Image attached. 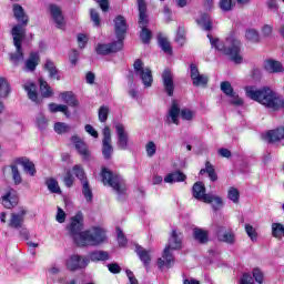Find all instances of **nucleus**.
<instances>
[{"instance_id": "nucleus-6", "label": "nucleus", "mask_w": 284, "mask_h": 284, "mask_svg": "<svg viewBox=\"0 0 284 284\" xmlns=\"http://www.w3.org/2000/svg\"><path fill=\"white\" fill-rule=\"evenodd\" d=\"M19 165H21L27 176H37V165L34 162H32V160L26 156L16 158L11 165L4 166L2 169V176H4V179H21Z\"/></svg>"}, {"instance_id": "nucleus-58", "label": "nucleus", "mask_w": 284, "mask_h": 284, "mask_svg": "<svg viewBox=\"0 0 284 284\" xmlns=\"http://www.w3.org/2000/svg\"><path fill=\"white\" fill-rule=\"evenodd\" d=\"M45 185H47L48 190L52 193L59 186V182L57 181V179H48L45 181Z\"/></svg>"}, {"instance_id": "nucleus-34", "label": "nucleus", "mask_w": 284, "mask_h": 284, "mask_svg": "<svg viewBox=\"0 0 284 284\" xmlns=\"http://www.w3.org/2000/svg\"><path fill=\"white\" fill-rule=\"evenodd\" d=\"M67 179H85V171L83 166L77 164L68 172Z\"/></svg>"}, {"instance_id": "nucleus-22", "label": "nucleus", "mask_w": 284, "mask_h": 284, "mask_svg": "<svg viewBox=\"0 0 284 284\" xmlns=\"http://www.w3.org/2000/svg\"><path fill=\"white\" fill-rule=\"evenodd\" d=\"M191 79L193 81V85H206L207 84V75L201 74L199 72V68L195 64H191Z\"/></svg>"}, {"instance_id": "nucleus-59", "label": "nucleus", "mask_w": 284, "mask_h": 284, "mask_svg": "<svg viewBox=\"0 0 284 284\" xmlns=\"http://www.w3.org/2000/svg\"><path fill=\"white\" fill-rule=\"evenodd\" d=\"M37 125L39 130H45V128H48V120L45 119V115H39L37 118Z\"/></svg>"}, {"instance_id": "nucleus-42", "label": "nucleus", "mask_w": 284, "mask_h": 284, "mask_svg": "<svg viewBox=\"0 0 284 284\" xmlns=\"http://www.w3.org/2000/svg\"><path fill=\"white\" fill-rule=\"evenodd\" d=\"M227 199L232 201L233 203L237 204L239 201H241V192L239 189L231 186L227 192Z\"/></svg>"}, {"instance_id": "nucleus-14", "label": "nucleus", "mask_w": 284, "mask_h": 284, "mask_svg": "<svg viewBox=\"0 0 284 284\" xmlns=\"http://www.w3.org/2000/svg\"><path fill=\"white\" fill-rule=\"evenodd\" d=\"M162 81L168 97H174V75L172 71L165 69L162 73Z\"/></svg>"}, {"instance_id": "nucleus-31", "label": "nucleus", "mask_w": 284, "mask_h": 284, "mask_svg": "<svg viewBox=\"0 0 284 284\" xmlns=\"http://www.w3.org/2000/svg\"><path fill=\"white\" fill-rule=\"evenodd\" d=\"M89 258L93 263H97L99 261H110V253L106 251H93L89 253Z\"/></svg>"}, {"instance_id": "nucleus-11", "label": "nucleus", "mask_w": 284, "mask_h": 284, "mask_svg": "<svg viewBox=\"0 0 284 284\" xmlns=\"http://www.w3.org/2000/svg\"><path fill=\"white\" fill-rule=\"evenodd\" d=\"M181 118V104L179 101L173 100L171 103V106L169 108V111L166 113V120L165 123L168 125H179L180 121L179 119Z\"/></svg>"}, {"instance_id": "nucleus-32", "label": "nucleus", "mask_w": 284, "mask_h": 284, "mask_svg": "<svg viewBox=\"0 0 284 284\" xmlns=\"http://www.w3.org/2000/svg\"><path fill=\"white\" fill-rule=\"evenodd\" d=\"M44 70L49 73L50 79H55V81H59L61 79V75H59V70H57V65H54V62L51 60H47L44 63Z\"/></svg>"}, {"instance_id": "nucleus-30", "label": "nucleus", "mask_w": 284, "mask_h": 284, "mask_svg": "<svg viewBox=\"0 0 284 284\" xmlns=\"http://www.w3.org/2000/svg\"><path fill=\"white\" fill-rule=\"evenodd\" d=\"M61 101L67 103V105H70L71 108H77L79 105V100H77V97L72 92H63L60 94Z\"/></svg>"}, {"instance_id": "nucleus-36", "label": "nucleus", "mask_w": 284, "mask_h": 284, "mask_svg": "<svg viewBox=\"0 0 284 284\" xmlns=\"http://www.w3.org/2000/svg\"><path fill=\"white\" fill-rule=\"evenodd\" d=\"M245 39L246 41H250V43H258V41H261V36L256 29L250 28L245 31Z\"/></svg>"}, {"instance_id": "nucleus-44", "label": "nucleus", "mask_w": 284, "mask_h": 284, "mask_svg": "<svg viewBox=\"0 0 284 284\" xmlns=\"http://www.w3.org/2000/svg\"><path fill=\"white\" fill-rule=\"evenodd\" d=\"M40 92L44 99L52 97V89L47 81L40 80Z\"/></svg>"}, {"instance_id": "nucleus-27", "label": "nucleus", "mask_w": 284, "mask_h": 284, "mask_svg": "<svg viewBox=\"0 0 284 284\" xmlns=\"http://www.w3.org/2000/svg\"><path fill=\"white\" fill-rule=\"evenodd\" d=\"M156 152H159L156 142L149 140L144 143V154L146 159H154L156 156Z\"/></svg>"}, {"instance_id": "nucleus-40", "label": "nucleus", "mask_w": 284, "mask_h": 284, "mask_svg": "<svg viewBox=\"0 0 284 284\" xmlns=\"http://www.w3.org/2000/svg\"><path fill=\"white\" fill-rule=\"evenodd\" d=\"M158 42L163 52H168L169 54L172 52V45L170 44V40H168L165 36L159 34Z\"/></svg>"}, {"instance_id": "nucleus-56", "label": "nucleus", "mask_w": 284, "mask_h": 284, "mask_svg": "<svg viewBox=\"0 0 284 284\" xmlns=\"http://www.w3.org/2000/svg\"><path fill=\"white\" fill-rule=\"evenodd\" d=\"M239 284H254V277L250 273H243Z\"/></svg>"}, {"instance_id": "nucleus-54", "label": "nucleus", "mask_w": 284, "mask_h": 284, "mask_svg": "<svg viewBox=\"0 0 284 284\" xmlns=\"http://www.w3.org/2000/svg\"><path fill=\"white\" fill-rule=\"evenodd\" d=\"M90 16H91V20H92L93 24L97 28H99L101 26V18L99 17V12H97V10H94V9H91Z\"/></svg>"}, {"instance_id": "nucleus-2", "label": "nucleus", "mask_w": 284, "mask_h": 284, "mask_svg": "<svg viewBox=\"0 0 284 284\" xmlns=\"http://www.w3.org/2000/svg\"><path fill=\"white\" fill-rule=\"evenodd\" d=\"M13 14L17 21L22 24H17L11 30L16 52L10 54V59L12 63L19 65V63L23 62V49L21 45L23 43V39H26L28 16H26V11H23V7H21L20 4H13Z\"/></svg>"}, {"instance_id": "nucleus-61", "label": "nucleus", "mask_w": 284, "mask_h": 284, "mask_svg": "<svg viewBox=\"0 0 284 284\" xmlns=\"http://www.w3.org/2000/svg\"><path fill=\"white\" fill-rule=\"evenodd\" d=\"M88 44V36L84 33H79L78 34V45L79 48L83 49Z\"/></svg>"}, {"instance_id": "nucleus-19", "label": "nucleus", "mask_w": 284, "mask_h": 284, "mask_svg": "<svg viewBox=\"0 0 284 284\" xmlns=\"http://www.w3.org/2000/svg\"><path fill=\"white\" fill-rule=\"evenodd\" d=\"M88 266V260H83L81 255H72L67 262V267L70 272H77V270H83Z\"/></svg>"}, {"instance_id": "nucleus-15", "label": "nucleus", "mask_w": 284, "mask_h": 284, "mask_svg": "<svg viewBox=\"0 0 284 284\" xmlns=\"http://www.w3.org/2000/svg\"><path fill=\"white\" fill-rule=\"evenodd\" d=\"M26 214H28L26 209H21L19 213H11L9 227H12L13 230H21V227H23V221H26Z\"/></svg>"}, {"instance_id": "nucleus-38", "label": "nucleus", "mask_w": 284, "mask_h": 284, "mask_svg": "<svg viewBox=\"0 0 284 284\" xmlns=\"http://www.w3.org/2000/svg\"><path fill=\"white\" fill-rule=\"evenodd\" d=\"M49 110H50V112H62V113H64L67 119H70V111H68V105H65V104L50 103Z\"/></svg>"}, {"instance_id": "nucleus-5", "label": "nucleus", "mask_w": 284, "mask_h": 284, "mask_svg": "<svg viewBox=\"0 0 284 284\" xmlns=\"http://www.w3.org/2000/svg\"><path fill=\"white\" fill-rule=\"evenodd\" d=\"M212 48H215L222 54H227L234 63H243V57L241 55V40L235 36L226 38L225 42L213 39L212 36L207 34Z\"/></svg>"}, {"instance_id": "nucleus-62", "label": "nucleus", "mask_w": 284, "mask_h": 284, "mask_svg": "<svg viewBox=\"0 0 284 284\" xmlns=\"http://www.w3.org/2000/svg\"><path fill=\"white\" fill-rule=\"evenodd\" d=\"M84 130L88 134H90V136H93V139H99V132L94 130V126H92L91 124H87L84 126Z\"/></svg>"}, {"instance_id": "nucleus-51", "label": "nucleus", "mask_w": 284, "mask_h": 284, "mask_svg": "<svg viewBox=\"0 0 284 284\" xmlns=\"http://www.w3.org/2000/svg\"><path fill=\"white\" fill-rule=\"evenodd\" d=\"M180 116L184 120V121H192V119H194V111L190 110V109H182L180 111Z\"/></svg>"}, {"instance_id": "nucleus-57", "label": "nucleus", "mask_w": 284, "mask_h": 284, "mask_svg": "<svg viewBox=\"0 0 284 284\" xmlns=\"http://www.w3.org/2000/svg\"><path fill=\"white\" fill-rule=\"evenodd\" d=\"M253 278L255 280L256 283L262 284L264 281V275L261 268H254L253 270Z\"/></svg>"}, {"instance_id": "nucleus-3", "label": "nucleus", "mask_w": 284, "mask_h": 284, "mask_svg": "<svg viewBox=\"0 0 284 284\" xmlns=\"http://www.w3.org/2000/svg\"><path fill=\"white\" fill-rule=\"evenodd\" d=\"M246 97L268 108L270 110H281L283 108V99L278 97V93L272 90L270 87L257 89L256 87L245 88Z\"/></svg>"}, {"instance_id": "nucleus-7", "label": "nucleus", "mask_w": 284, "mask_h": 284, "mask_svg": "<svg viewBox=\"0 0 284 284\" xmlns=\"http://www.w3.org/2000/svg\"><path fill=\"white\" fill-rule=\"evenodd\" d=\"M139 8V26L142 29L140 33V39L144 43H150V39H152V31L148 30V6L145 4V0H138Z\"/></svg>"}, {"instance_id": "nucleus-12", "label": "nucleus", "mask_w": 284, "mask_h": 284, "mask_svg": "<svg viewBox=\"0 0 284 284\" xmlns=\"http://www.w3.org/2000/svg\"><path fill=\"white\" fill-rule=\"evenodd\" d=\"M114 30H115L116 41H120L121 43H123V40L125 39V33L128 32V21L123 16L115 17Z\"/></svg>"}, {"instance_id": "nucleus-29", "label": "nucleus", "mask_w": 284, "mask_h": 284, "mask_svg": "<svg viewBox=\"0 0 284 284\" xmlns=\"http://www.w3.org/2000/svg\"><path fill=\"white\" fill-rule=\"evenodd\" d=\"M40 61L41 59L39 58V53L32 52L29 59L26 61V70H29V72H34Z\"/></svg>"}, {"instance_id": "nucleus-21", "label": "nucleus", "mask_w": 284, "mask_h": 284, "mask_svg": "<svg viewBox=\"0 0 284 284\" xmlns=\"http://www.w3.org/2000/svg\"><path fill=\"white\" fill-rule=\"evenodd\" d=\"M19 204V197L14 195V190L9 189L7 194L2 196V205L7 210H12V207H17Z\"/></svg>"}, {"instance_id": "nucleus-16", "label": "nucleus", "mask_w": 284, "mask_h": 284, "mask_svg": "<svg viewBox=\"0 0 284 284\" xmlns=\"http://www.w3.org/2000/svg\"><path fill=\"white\" fill-rule=\"evenodd\" d=\"M50 12L57 28L63 30V28H65V18L63 17V11L61 10V7L57 4H51Z\"/></svg>"}, {"instance_id": "nucleus-33", "label": "nucleus", "mask_w": 284, "mask_h": 284, "mask_svg": "<svg viewBox=\"0 0 284 284\" xmlns=\"http://www.w3.org/2000/svg\"><path fill=\"white\" fill-rule=\"evenodd\" d=\"M196 23L202 30H212V20L210 19V16L205 13L201 14L200 18H196Z\"/></svg>"}, {"instance_id": "nucleus-55", "label": "nucleus", "mask_w": 284, "mask_h": 284, "mask_svg": "<svg viewBox=\"0 0 284 284\" xmlns=\"http://www.w3.org/2000/svg\"><path fill=\"white\" fill-rule=\"evenodd\" d=\"M233 3L232 0H221L220 1V8L221 10H223V12H230V10H232L233 8Z\"/></svg>"}, {"instance_id": "nucleus-9", "label": "nucleus", "mask_w": 284, "mask_h": 284, "mask_svg": "<svg viewBox=\"0 0 284 284\" xmlns=\"http://www.w3.org/2000/svg\"><path fill=\"white\" fill-rule=\"evenodd\" d=\"M115 134H116V146L119 150H129L130 148V132L128 131V126L123 123H116L114 125Z\"/></svg>"}, {"instance_id": "nucleus-49", "label": "nucleus", "mask_w": 284, "mask_h": 284, "mask_svg": "<svg viewBox=\"0 0 284 284\" xmlns=\"http://www.w3.org/2000/svg\"><path fill=\"white\" fill-rule=\"evenodd\" d=\"M229 103H231V105H235L236 108H241V105H243V98L239 97L236 92H233L229 97Z\"/></svg>"}, {"instance_id": "nucleus-60", "label": "nucleus", "mask_w": 284, "mask_h": 284, "mask_svg": "<svg viewBox=\"0 0 284 284\" xmlns=\"http://www.w3.org/2000/svg\"><path fill=\"white\" fill-rule=\"evenodd\" d=\"M108 270L111 274H121V265L119 263L108 264Z\"/></svg>"}, {"instance_id": "nucleus-63", "label": "nucleus", "mask_w": 284, "mask_h": 284, "mask_svg": "<svg viewBox=\"0 0 284 284\" xmlns=\"http://www.w3.org/2000/svg\"><path fill=\"white\" fill-rule=\"evenodd\" d=\"M55 221H58V223H65V211H63V209L58 207Z\"/></svg>"}, {"instance_id": "nucleus-45", "label": "nucleus", "mask_w": 284, "mask_h": 284, "mask_svg": "<svg viewBox=\"0 0 284 284\" xmlns=\"http://www.w3.org/2000/svg\"><path fill=\"white\" fill-rule=\"evenodd\" d=\"M205 173L207 174L209 179H216V171L214 170V166L210 162H206L205 169H202L200 171L201 176H203V174Z\"/></svg>"}, {"instance_id": "nucleus-25", "label": "nucleus", "mask_w": 284, "mask_h": 284, "mask_svg": "<svg viewBox=\"0 0 284 284\" xmlns=\"http://www.w3.org/2000/svg\"><path fill=\"white\" fill-rule=\"evenodd\" d=\"M284 139V128H277L275 130H271L266 133V141L268 143H278V141H283Z\"/></svg>"}, {"instance_id": "nucleus-20", "label": "nucleus", "mask_w": 284, "mask_h": 284, "mask_svg": "<svg viewBox=\"0 0 284 284\" xmlns=\"http://www.w3.org/2000/svg\"><path fill=\"white\" fill-rule=\"evenodd\" d=\"M103 185H110L113 190L120 194V196H125L128 192V186L125 184H121L119 179H102Z\"/></svg>"}, {"instance_id": "nucleus-37", "label": "nucleus", "mask_w": 284, "mask_h": 284, "mask_svg": "<svg viewBox=\"0 0 284 284\" xmlns=\"http://www.w3.org/2000/svg\"><path fill=\"white\" fill-rule=\"evenodd\" d=\"M10 94V83L6 78L0 77V99H8Z\"/></svg>"}, {"instance_id": "nucleus-18", "label": "nucleus", "mask_w": 284, "mask_h": 284, "mask_svg": "<svg viewBox=\"0 0 284 284\" xmlns=\"http://www.w3.org/2000/svg\"><path fill=\"white\" fill-rule=\"evenodd\" d=\"M72 143L75 145V150L82 156L84 161H90V150H88V144L81 140V138L74 135L71 138Z\"/></svg>"}, {"instance_id": "nucleus-10", "label": "nucleus", "mask_w": 284, "mask_h": 284, "mask_svg": "<svg viewBox=\"0 0 284 284\" xmlns=\"http://www.w3.org/2000/svg\"><path fill=\"white\" fill-rule=\"evenodd\" d=\"M102 134V154L104 159H111L114 152V146H112V131L110 130V126H104Z\"/></svg>"}, {"instance_id": "nucleus-26", "label": "nucleus", "mask_w": 284, "mask_h": 284, "mask_svg": "<svg viewBox=\"0 0 284 284\" xmlns=\"http://www.w3.org/2000/svg\"><path fill=\"white\" fill-rule=\"evenodd\" d=\"M23 89L28 93V97L33 103H39V95L37 94V84L32 81H27L23 83Z\"/></svg>"}, {"instance_id": "nucleus-41", "label": "nucleus", "mask_w": 284, "mask_h": 284, "mask_svg": "<svg viewBox=\"0 0 284 284\" xmlns=\"http://www.w3.org/2000/svg\"><path fill=\"white\" fill-rule=\"evenodd\" d=\"M108 116H110V106L101 105L98 110V119L100 123H105L108 121Z\"/></svg>"}, {"instance_id": "nucleus-13", "label": "nucleus", "mask_w": 284, "mask_h": 284, "mask_svg": "<svg viewBox=\"0 0 284 284\" xmlns=\"http://www.w3.org/2000/svg\"><path fill=\"white\" fill-rule=\"evenodd\" d=\"M119 50H123V42L119 40L109 44L100 43L95 48L98 54H112V52H119Z\"/></svg>"}, {"instance_id": "nucleus-64", "label": "nucleus", "mask_w": 284, "mask_h": 284, "mask_svg": "<svg viewBox=\"0 0 284 284\" xmlns=\"http://www.w3.org/2000/svg\"><path fill=\"white\" fill-rule=\"evenodd\" d=\"M101 178L102 179H114V173L110 171L108 168H103L101 171Z\"/></svg>"}, {"instance_id": "nucleus-35", "label": "nucleus", "mask_w": 284, "mask_h": 284, "mask_svg": "<svg viewBox=\"0 0 284 284\" xmlns=\"http://www.w3.org/2000/svg\"><path fill=\"white\" fill-rule=\"evenodd\" d=\"M82 194L87 203H92V201H94V194L92 193V187L90 186V182L88 180H84L82 183Z\"/></svg>"}, {"instance_id": "nucleus-48", "label": "nucleus", "mask_w": 284, "mask_h": 284, "mask_svg": "<svg viewBox=\"0 0 284 284\" xmlns=\"http://www.w3.org/2000/svg\"><path fill=\"white\" fill-rule=\"evenodd\" d=\"M115 232H116L118 243L120 247H125V245H128V237H125V234L119 226L115 227Z\"/></svg>"}, {"instance_id": "nucleus-23", "label": "nucleus", "mask_w": 284, "mask_h": 284, "mask_svg": "<svg viewBox=\"0 0 284 284\" xmlns=\"http://www.w3.org/2000/svg\"><path fill=\"white\" fill-rule=\"evenodd\" d=\"M135 254H138L144 267H150V263H152V255H150V251L138 244L135 245Z\"/></svg>"}, {"instance_id": "nucleus-50", "label": "nucleus", "mask_w": 284, "mask_h": 284, "mask_svg": "<svg viewBox=\"0 0 284 284\" xmlns=\"http://www.w3.org/2000/svg\"><path fill=\"white\" fill-rule=\"evenodd\" d=\"M211 201L210 202H204V203H213V210L214 212L219 211L220 207H223V200L219 196H214L210 194Z\"/></svg>"}, {"instance_id": "nucleus-47", "label": "nucleus", "mask_w": 284, "mask_h": 284, "mask_svg": "<svg viewBox=\"0 0 284 284\" xmlns=\"http://www.w3.org/2000/svg\"><path fill=\"white\" fill-rule=\"evenodd\" d=\"M175 42L178 43V45H185V28H178Z\"/></svg>"}, {"instance_id": "nucleus-1", "label": "nucleus", "mask_w": 284, "mask_h": 284, "mask_svg": "<svg viewBox=\"0 0 284 284\" xmlns=\"http://www.w3.org/2000/svg\"><path fill=\"white\" fill-rule=\"evenodd\" d=\"M67 229L74 243L81 245V247H85V245H101V243L105 241V231L101 227H94L91 231H82L83 215H81V213L71 217L70 225Z\"/></svg>"}, {"instance_id": "nucleus-17", "label": "nucleus", "mask_w": 284, "mask_h": 284, "mask_svg": "<svg viewBox=\"0 0 284 284\" xmlns=\"http://www.w3.org/2000/svg\"><path fill=\"white\" fill-rule=\"evenodd\" d=\"M193 196L197 201H202L203 203H210L212 201V197L210 194L205 193V184L202 182H196L193 185Z\"/></svg>"}, {"instance_id": "nucleus-24", "label": "nucleus", "mask_w": 284, "mask_h": 284, "mask_svg": "<svg viewBox=\"0 0 284 284\" xmlns=\"http://www.w3.org/2000/svg\"><path fill=\"white\" fill-rule=\"evenodd\" d=\"M193 239L194 241H197L200 245H205L206 243H210V232L201 229V227H194L193 229Z\"/></svg>"}, {"instance_id": "nucleus-53", "label": "nucleus", "mask_w": 284, "mask_h": 284, "mask_svg": "<svg viewBox=\"0 0 284 284\" xmlns=\"http://www.w3.org/2000/svg\"><path fill=\"white\" fill-rule=\"evenodd\" d=\"M221 241H223V243H227L229 245H233V243H234V241H236V239L234 236V233L227 232L222 235Z\"/></svg>"}, {"instance_id": "nucleus-8", "label": "nucleus", "mask_w": 284, "mask_h": 284, "mask_svg": "<svg viewBox=\"0 0 284 284\" xmlns=\"http://www.w3.org/2000/svg\"><path fill=\"white\" fill-rule=\"evenodd\" d=\"M134 75L141 79L144 88H152L154 78L152 77V70L143 64V61L135 60L133 63Z\"/></svg>"}, {"instance_id": "nucleus-4", "label": "nucleus", "mask_w": 284, "mask_h": 284, "mask_svg": "<svg viewBox=\"0 0 284 284\" xmlns=\"http://www.w3.org/2000/svg\"><path fill=\"white\" fill-rule=\"evenodd\" d=\"M183 250V233L179 232L176 229L172 230L169 243L164 247L162 252V257L158 258V267L159 270H171L174 267V263L176 262V257L172 252Z\"/></svg>"}, {"instance_id": "nucleus-52", "label": "nucleus", "mask_w": 284, "mask_h": 284, "mask_svg": "<svg viewBox=\"0 0 284 284\" xmlns=\"http://www.w3.org/2000/svg\"><path fill=\"white\" fill-rule=\"evenodd\" d=\"M221 90L226 97H230L233 94L234 89L232 88V84L229 81L221 83Z\"/></svg>"}, {"instance_id": "nucleus-28", "label": "nucleus", "mask_w": 284, "mask_h": 284, "mask_svg": "<svg viewBox=\"0 0 284 284\" xmlns=\"http://www.w3.org/2000/svg\"><path fill=\"white\" fill-rule=\"evenodd\" d=\"M264 68L267 72L271 73L283 72V63L276 60H266L264 63Z\"/></svg>"}, {"instance_id": "nucleus-39", "label": "nucleus", "mask_w": 284, "mask_h": 284, "mask_svg": "<svg viewBox=\"0 0 284 284\" xmlns=\"http://www.w3.org/2000/svg\"><path fill=\"white\" fill-rule=\"evenodd\" d=\"M53 130L57 134H68V132L72 130V126L64 122H55L53 125Z\"/></svg>"}, {"instance_id": "nucleus-46", "label": "nucleus", "mask_w": 284, "mask_h": 284, "mask_svg": "<svg viewBox=\"0 0 284 284\" xmlns=\"http://www.w3.org/2000/svg\"><path fill=\"white\" fill-rule=\"evenodd\" d=\"M244 230H245L248 239H251V241L254 242V241L258 240V232H256V230L254 229V226L252 224H245Z\"/></svg>"}, {"instance_id": "nucleus-43", "label": "nucleus", "mask_w": 284, "mask_h": 284, "mask_svg": "<svg viewBox=\"0 0 284 284\" xmlns=\"http://www.w3.org/2000/svg\"><path fill=\"white\" fill-rule=\"evenodd\" d=\"M272 236H274V239H281V236H284V225L281 223H273Z\"/></svg>"}]
</instances>
